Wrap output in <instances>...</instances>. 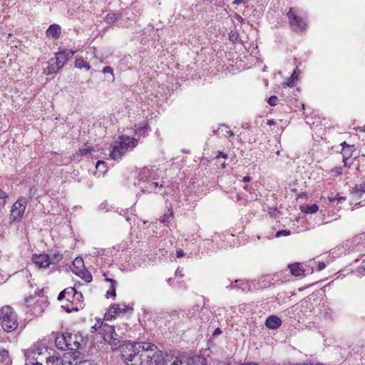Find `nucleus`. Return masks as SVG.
<instances>
[{
	"instance_id": "nucleus-1",
	"label": "nucleus",
	"mask_w": 365,
	"mask_h": 365,
	"mask_svg": "<svg viewBox=\"0 0 365 365\" xmlns=\"http://www.w3.org/2000/svg\"><path fill=\"white\" fill-rule=\"evenodd\" d=\"M26 365H76V360L71 353H66L61 357L55 351L47 348H36L26 353Z\"/></svg>"
},
{
	"instance_id": "nucleus-2",
	"label": "nucleus",
	"mask_w": 365,
	"mask_h": 365,
	"mask_svg": "<svg viewBox=\"0 0 365 365\" xmlns=\"http://www.w3.org/2000/svg\"><path fill=\"white\" fill-rule=\"evenodd\" d=\"M138 140L127 135H121L113 146L110 157L116 160L122 158L129 148L133 149L138 145Z\"/></svg>"
},
{
	"instance_id": "nucleus-3",
	"label": "nucleus",
	"mask_w": 365,
	"mask_h": 365,
	"mask_svg": "<svg viewBox=\"0 0 365 365\" xmlns=\"http://www.w3.org/2000/svg\"><path fill=\"white\" fill-rule=\"evenodd\" d=\"M0 322L6 332H11L18 327L16 314L10 306H5L0 310Z\"/></svg>"
},
{
	"instance_id": "nucleus-4",
	"label": "nucleus",
	"mask_w": 365,
	"mask_h": 365,
	"mask_svg": "<svg viewBox=\"0 0 365 365\" xmlns=\"http://www.w3.org/2000/svg\"><path fill=\"white\" fill-rule=\"evenodd\" d=\"M138 349H141L140 358L142 359V365L145 363L152 362L154 360L155 364L159 363V354H158V347L154 344L148 342H138Z\"/></svg>"
},
{
	"instance_id": "nucleus-5",
	"label": "nucleus",
	"mask_w": 365,
	"mask_h": 365,
	"mask_svg": "<svg viewBox=\"0 0 365 365\" xmlns=\"http://www.w3.org/2000/svg\"><path fill=\"white\" fill-rule=\"evenodd\" d=\"M138 343L126 344L122 346V358L127 365H142V359L140 358L141 349H138Z\"/></svg>"
},
{
	"instance_id": "nucleus-6",
	"label": "nucleus",
	"mask_w": 365,
	"mask_h": 365,
	"mask_svg": "<svg viewBox=\"0 0 365 365\" xmlns=\"http://www.w3.org/2000/svg\"><path fill=\"white\" fill-rule=\"evenodd\" d=\"M28 204V200L24 197H20L11 207L9 220L11 222H21Z\"/></svg>"
},
{
	"instance_id": "nucleus-7",
	"label": "nucleus",
	"mask_w": 365,
	"mask_h": 365,
	"mask_svg": "<svg viewBox=\"0 0 365 365\" xmlns=\"http://www.w3.org/2000/svg\"><path fill=\"white\" fill-rule=\"evenodd\" d=\"M288 19L289 20L290 26L292 29L295 31H302L305 30L307 23L304 19L297 16L294 11L293 9H290L287 14Z\"/></svg>"
},
{
	"instance_id": "nucleus-8",
	"label": "nucleus",
	"mask_w": 365,
	"mask_h": 365,
	"mask_svg": "<svg viewBox=\"0 0 365 365\" xmlns=\"http://www.w3.org/2000/svg\"><path fill=\"white\" fill-rule=\"evenodd\" d=\"M67 349L76 351L83 348L85 344L84 338L81 334L67 333Z\"/></svg>"
},
{
	"instance_id": "nucleus-9",
	"label": "nucleus",
	"mask_w": 365,
	"mask_h": 365,
	"mask_svg": "<svg viewBox=\"0 0 365 365\" xmlns=\"http://www.w3.org/2000/svg\"><path fill=\"white\" fill-rule=\"evenodd\" d=\"M128 309L125 304H113L110 306L108 311L106 313L107 320L115 318L120 314H124Z\"/></svg>"
},
{
	"instance_id": "nucleus-10",
	"label": "nucleus",
	"mask_w": 365,
	"mask_h": 365,
	"mask_svg": "<svg viewBox=\"0 0 365 365\" xmlns=\"http://www.w3.org/2000/svg\"><path fill=\"white\" fill-rule=\"evenodd\" d=\"M75 53V51L65 49L56 53V57L53 58L56 60V62H58L59 66L63 67L66 62L68 61L74 55Z\"/></svg>"
},
{
	"instance_id": "nucleus-11",
	"label": "nucleus",
	"mask_w": 365,
	"mask_h": 365,
	"mask_svg": "<svg viewBox=\"0 0 365 365\" xmlns=\"http://www.w3.org/2000/svg\"><path fill=\"white\" fill-rule=\"evenodd\" d=\"M98 328L100 329V334L102 335L104 341L106 343L110 341V336L112 334H115V327L101 322Z\"/></svg>"
},
{
	"instance_id": "nucleus-12",
	"label": "nucleus",
	"mask_w": 365,
	"mask_h": 365,
	"mask_svg": "<svg viewBox=\"0 0 365 365\" xmlns=\"http://www.w3.org/2000/svg\"><path fill=\"white\" fill-rule=\"evenodd\" d=\"M33 260L41 268H46L51 264L50 256L46 254L34 255Z\"/></svg>"
},
{
	"instance_id": "nucleus-13",
	"label": "nucleus",
	"mask_w": 365,
	"mask_h": 365,
	"mask_svg": "<svg viewBox=\"0 0 365 365\" xmlns=\"http://www.w3.org/2000/svg\"><path fill=\"white\" fill-rule=\"evenodd\" d=\"M282 324V320L275 315L268 317L265 321V326L271 329H276Z\"/></svg>"
},
{
	"instance_id": "nucleus-14",
	"label": "nucleus",
	"mask_w": 365,
	"mask_h": 365,
	"mask_svg": "<svg viewBox=\"0 0 365 365\" xmlns=\"http://www.w3.org/2000/svg\"><path fill=\"white\" fill-rule=\"evenodd\" d=\"M122 334L123 333L118 334L115 331V334H112L110 336V341H108V344L110 345L113 350H115L123 346L120 345L123 339L121 336Z\"/></svg>"
},
{
	"instance_id": "nucleus-15",
	"label": "nucleus",
	"mask_w": 365,
	"mask_h": 365,
	"mask_svg": "<svg viewBox=\"0 0 365 365\" xmlns=\"http://www.w3.org/2000/svg\"><path fill=\"white\" fill-rule=\"evenodd\" d=\"M61 34V29L60 26L57 24H52L49 26V28L46 31V35L48 37L53 38H59Z\"/></svg>"
},
{
	"instance_id": "nucleus-16",
	"label": "nucleus",
	"mask_w": 365,
	"mask_h": 365,
	"mask_svg": "<svg viewBox=\"0 0 365 365\" xmlns=\"http://www.w3.org/2000/svg\"><path fill=\"white\" fill-rule=\"evenodd\" d=\"M67 333H63L56 337L55 343L56 346L59 349L66 350L67 349V341H66Z\"/></svg>"
},
{
	"instance_id": "nucleus-17",
	"label": "nucleus",
	"mask_w": 365,
	"mask_h": 365,
	"mask_svg": "<svg viewBox=\"0 0 365 365\" xmlns=\"http://www.w3.org/2000/svg\"><path fill=\"white\" fill-rule=\"evenodd\" d=\"M66 298L68 301H71V298H76L79 299L82 298V294L76 290L73 287H68L65 289Z\"/></svg>"
},
{
	"instance_id": "nucleus-18",
	"label": "nucleus",
	"mask_w": 365,
	"mask_h": 365,
	"mask_svg": "<svg viewBox=\"0 0 365 365\" xmlns=\"http://www.w3.org/2000/svg\"><path fill=\"white\" fill-rule=\"evenodd\" d=\"M48 66L47 68V73L46 74H52L53 73L57 72L61 68H62L59 64H58V62H56V60L52 58L48 61Z\"/></svg>"
},
{
	"instance_id": "nucleus-19",
	"label": "nucleus",
	"mask_w": 365,
	"mask_h": 365,
	"mask_svg": "<svg viewBox=\"0 0 365 365\" xmlns=\"http://www.w3.org/2000/svg\"><path fill=\"white\" fill-rule=\"evenodd\" d=\"M354 145H346V147H344L342 148L341 154L343 156V162L344 163V165H346V161L352 156V153L354 150Z\"/></svg>"
},
{
	"instance_id": "nucleus-20",
	"label": "nucleus",
	"mask_w": 365,
	"mask_h": 365,
	"mask_svg": "<svg viewBox=\"0 0 365 365\" xmlns=\"http://www.w3.org/2000/svg\"><path fill=\"white\" fill-rule=\"evenodd\" d=\"M289 268L290 269L291 273L297 277L302 276L304 273V269L299 263L289 264Z\"/></svg>"
},
{
	"instance_id": "nucleus-21",
	"label": "nucleus",
	"mask_w": 365,
	"mask_h": 365,
	"mask_svg": "<svg viewBox=\"0 0 365 365\" xmlns=\"http://www.w3.org/2000/svg\"><path fill=\"white\" fill-rule=\"evenodd\" d=\"M75 66L80 69L85 68L89 70L91 68L89 63L82 57L76 58Z\"/></svg>"
},
{
	"instance_id": "nucleus-22",
	"label": "nucleus",
	"mask_w": 365,
	"mask_h": 365,
	"mask_svg": "<svg viewBox=\"0 0 365 365\" xmlns=\"http://www.w3.org/2000/svg\"><path fill=\"white\" fill-rule=\"evenodd\" d=\"M73 272L83 279L86 282H90L92 281V275L88 272L82 269L75 270L73 269Z\"/></svg>"
},
{
	"instance_id": "nucleus-23",
	"label": "nucleus",
	"mask_w": 365,
	"mask_h": 365,
	"mask_svg": "<svg viewBox=\"0 0 365 365\" xmlns=\"http://www.w3.org/2000/svg\"><path fill=\"white\" fill-rule=\"evenodd\" d=\"M106 282H109L110 283V287L108 290L107 291V294L110 295L113 297H115L116 292H115V288L117 285V282L113 279L110 278H106Z\"/></svg>"
},
{
	"instance_id": "nucleus-24",
	"label": "nucleus",
	"mask_w": 365,
	"mask_h": 365,
	"mask_svg": "<svg viewBox=\"0 0 365 365\" xmlns=\"http://www.w3.org/2000/svg\"><path fill=\"white\" fill-rule=\"evenodd\" d=\"M48 255L50 256L51 264H57L63 258V255L58 251H52Z\"/></svg>"
},
{
	"instance_id": "nucleus-25",
	"label": "nucleus",
	"mask_w": 365,
	"mask_h": 365,
	"mask_svg": "<svg viewBox=\"0 0 365 365\" xmlns=\"http://www.w3.org/2000/svg\"><path fill=\"white\" fill-rule=\"evenodd\" d=\"M353 193L357 195L359 197H361L365 193V182L355 185L353 187Z\"/></svg>"
},
{
	"instance_id": "nucleus-26",
	"label": "nucleus",
	"mask_w": 365,
	"mask_h": 365,
	"mask_svg": "<svg viewBox=\"0 0 365 365\" xmlns=\"http://www.w3.org/2000/svg\"><path fill=\"white\" fill-rule=\"evenodd\" d=\"M10 361L8 351L5 349H0V362H5L8 364Z\"/></svg>"
},
{
	"instance_id": "nucleus-27",
	"label": "nucleus",
	"mask_w": 365,
	"mask_h": 365,
	"mask_svg": "<svg viewBox=\"0 0 365 365\" xmlns=\"http://www.w3.org/2000/svg\"><path fill=\"white\" fill-rule=\"evenodd\" d=\"M118 16L115 13H108L106 17L105 20L107 23L110 24L115 22L118 19Z\"/></svg>"
},
{
	"instance_id": "nucleus-28",
	"label": "nucleus",
	"mask_w": 365,
	"mask_h": 365,
	"mask_svg": "<svg viewBox=\"0 0 365 365\" xmlns=\"http://www.w3.org/2000/svg\"><path fill=\"white\" fill-rule=\"evenodd\" d=\"M73 267L72 270H79L81 269V267L83 266V259L81 258H76L73 262Z\"/></svg>"
},
{
	"instance_id": "nucleus-29",
	"label": "nucleus",
	"mask_w": 365,
	"mask_h": 365,
	"mask_svg": "<svg viewBox=\"0 0 365 365\" xmlns=\"http://www.w3.org/2000/svg\"><path fill=\"white\" fill-rule=\"evenodd\" d=\"M8 195L2 190H0V206H4L6 202Z\"/></svg>"
},
{
	"instance_id": "nucleus-30",
	"label": "nucleus",
	"mask_w": 365,
	"mask_h": 365,
	"mask_svg": "<svg viewBox=\"0 0 365 365\" xmlns=\"http://www.w3.org/2000/svg\"><path fill=\"white\" fill-rule=\"evenodd\" d=\"M163 184H159L157 182H148V189H150V190H153L154 189H156L157 187H163Z\"/></svg>"
},
{
	"instance_id": "nucleus-31",
	"label": "nucleus",
	"mask_w": 365,
	"mask_h": 365,
	"mask_svg": "<svg viewBox=\"0 0 365 365\" xmlns=\"http://www.w3.org/2000/svg\"><path fill=\"white\" fill-rule=\"evenodd\" d=\"M318 209V205L316 204H313L307 207L306 212L313 214L317 212Z\"/></svg>"
},
{
	"instance_id": "nucleus-32",
	"label": "nucleus",
	"mask_w": 365,
	"mask_h": 365,
	"mask_svg": "<svg viewBox=\"0 0 365 365\" xmlns=\"http://www.w3.org/2000/svg\"><path fill=\"white\" fill-rule=\"evenodd\" d=\"M297 79V74L296 71H294L290 77V81L287 83V86L289 87L293 86L294 84V82Z\"/></svg>"
},
{
	"instance_id": "nucleus-33",
	"label": "nucleus",
	"mask_w": 365,
	"mask_h": 365,
	"mask_svg": "<svg viewBox=\"0 0 365 365\" xmlns=\"http://www.w3.org/2000/svg\"><path fill=\"white\" fill-rule=\"evenodd\" d=\"M277 103H278V98L276 96H272L268 99V103L271 106H275L276 105H277Z\"/></svg>"
},
{
	"instance_id": "nucleus-34",
	"label": "nucleus",
	"mask_w": 365,
	"mask_h": 365,
	"mask_svg": "<svg viewBox=\"0 0 365 365\" xmlns=\"http://www.w3.org/2000/svg\"><path fill=\"white\" fill-rule=\"evenodd\" d=\"M235 283L238 284L237 288H240L242 290H245V289L247 287V284L245 282V281H243L242 279L235 280Z\"/></svg>"
},
{
	"instance_id": "nucleus-35",
	"label": "nucleus",
	"mask_w": 365,
	"mask_h": 365,
	"mask_svg": "<svg viewBox=\"0 0 365 365\" xmlns=\"http://www.w3.org/2000/svg\"><path fill=\"white\" fill-rule=\"evenodd\" d=\"M193 363H197V365H207V360L202 357H197L193 361Z\"/></svg>"
},
{
	"instance_id": "nucleus-36",
	"label": "nucleus",
	"mask_w": 365,
	"mask_h": 365,
	"mask_svg": "<svg viewBox=\"0 0 365 365\" xmlns=\"http://www.w3.org/2000/svg\"><path fill=\"white\" fill-rule=\"evenodd\" d=\"M91 150V147H85L83 148H80L78 152H79L80 155H85L88 154V153H90Z\"/></svg>"
},
{
	"instance_id": "nucleus-37",
	"label": "nucleus",
	"mask_w": 365,
	"mask_h": 365,
	"mask_svg": "<svg viewBox=\"0 0 365 365\" xmlns=\"http://www.w3.org/2000/svg\"><path fill=\"white\" fill-rule=\"evenodd\" d=\"M290 235V231L289 230H280L279 232H277L276 234V237H281V236H288Z\"/></svg>"
},
{
	"instance_id": "nucleus-38",
	"label": "nucleus",
	"mask_w": 365,
	"mask_h": 365,
	"mask_svg": "<svg viewBox=\"0 0 365 365\" xmlns=\"http://www.w3.org/2000/svg\"><path fill=\"white\" fill-rule=\"evenodd\" d=\"M173 364L174 365H188L187 363H184L181 359H180L177 357L173 359Z\"/></svg>"
},
{
	"instance_id": "nucleus-39",
	"label": "nucleus",
	"mask_w": 365,
	"mask_h": 365,
	"mask_svg": "<svg viewBox=\"0 0 365 365\" xmlns=\"http://www.w3.org/2000/svg\"><path fill=\"white\" fill-rule=\"evenodd\" d=\"M156 365H174L173 361H170L169 360H163V361H160L157 363Z\"/></svg>"
},
{
	"instance_id": "nucleus-40",
	"label": "nucleus",
	"mask_w": 365,
	"mask_h": 365,
	"mask_svg": "<svg viewBox=\"0 0 365 365\" xmlns=\"http://www.w3.org/2000/svg\"><path fill=\"white\" fill-rule=\"evenodd\" d=\"M64 298H66V291L63 289L62 292H61L58 296V300L61 301Z\"/></svg>"
},
{
	"instance_id": "nucleus-41",
	"label": "nucleus",
	"mask_w": 365,
	"mask_h": 365,
	"mask_svg": "<svg viewBox=\"0 0 365 365\" xmlns=\"http://www.w3.org/2000/svg\"><path fill=\"white\" fill-rule=\"evenodd\" d=\"M103 72L104 73H110L113 74V69L110 66H106L103 68Z\"/></svg>"
},
{
	"instance_id": "nucleus-42",
	"label": "nucleus",
	"mask_w": 365,
	"mask_h": 365,
	"mask_svg": "<svg viewBox=\"0 0 365 365\" xmlns=\"http://www.w3.org/2000/svg\"><path fill=\"white\" fill-rule=\"evenodd\" d=\"M326 267V264L324 262H319V264H318V268H317V270L318 271H322L323 270L324 268Z\"/></svg>"
},
{
	"instance_id": "nucleus-43",
	"label": "nucleus",
	"mask_w": 365,
	"mask_h": 365,
	"mask_svg": "<svg viewBox=\"0 0 365 365\" xmlns=\"http://www.w3.org/2000/svg\"><path fill=\"white\" fill-rule=\"evenodd\" d=\"M177 257H182L185 255V253L182 250H178L176 252Z\"/></svg>"
},
{
	"instance_id": "nucleus-44",
	"label": "nucleus",
	"mask_w": 365,
	"mask_h": 365,
	"mask_svg": "<svg viewBox=\"0 0 365 365\" xmlns=\"http://www.w3.org/2000/svg\"><path fill=\"white\" fill-rule=\"evenodd\" d=\"M99 325H101V324H100L99 322H98V323H97V324H96L94 326H93V327H91V331H92V332H94V331H97V330H98V329L100 330V329L98 328Z\"/></svg>"
},
{
	"instance_id": "nucleus-45",
	"label": "nucleus",
	"mask_w": 365,
	"mask_h": 365,
	"mask_svg": "<svg viewBox=\"0 0 365 365\" xmlns=\"http://www.w3.org/2000/svg\"><path fill=\"white\" fill-rule=\"evenodd\" d=\"M248 0H235L233 1V4H245L246 2H247Z\"/></svg>"
},
{
	"instance_id": "nucleus-46",
	"label": "nucleus",
	"mask_w": 365,
	"mask_h": 365,
	"mask_svg": "<svg viewBox=\"0 0 365 365\" xmlns=\"http://www.w3.org/2000/svg\"><path fill=\"white\" fill-rule=\"evenodd\" d=\"M284 365H309V364H306V363L294 364V363H291V362H285V363H284Z\"/></svg>"
},
{
	"instance_id": "nucleus-47",
	"label": "nucleus",
	"mask_w": 365,
	"mask_h": 365,
	"mask_svg": "<svg viewBox=\"0 0 365 365\" xmlns=\"http://www.w3.org/2000/svg\"><path fill=\"white\" fill-rule=\"evenodd\" d=\"M237 287H238V284H236L235 282L234 283H232L230 285L227 286V288L235 289V288H237Z\"/></svg>"
},
{
	"instance_id": "nucleus-48",
	"label": "nucleus",
	"mask_w": 365,
	"mask_h": 365,
	"mask_svg": "<svg viewBox=\"0 0 365 365\" xmlns=\"http://www.w3.org/2000/svg\"><path fill=\"white\" fill-rule=\"evenodd\" d=\"M105 163L102 160H98L96 163V168H98L101 165H104Z\"/></svg>"
},
{
	"instance_id": "nucleus-49",
	"label": "nucleus",
	"mask_w": 365,
	"mask_h": 365,
	"mask_svg": "<svg viewBox=\"0 0 365 365\" xmlns=\"http://www.w3.org/2000/svg\"><path fill=\"white\" fill-rule=\"evenodd\" d=\"M242 181L245 182H248L250 181V176H245L243 178Z\"/></svg>"
},
{
	"instance_id": "nucleus-50",
	"label": "nucleus",
	"mask_w": 365,
	"mask_h": 365,
	"mask_svg": "<svg viewBox=\"0 0 365 365\" xmlns=\"http://www.w3.org/2000/svg\"><path fill=\"white\" fill-rule=\"evenodd\" d=\"M220 156H222V158H227V154H224L222 152H220L219 155L217 156V158H219Z\"/></svg>"
},
{
	"instance_id": "nucleus-51",
	"label": "nucleus",
	"mask_w": 365,
	"mask_h": 365,
	"mask_svg": "<svg viewBox=\"0 0 365 365\" xmlns=\"http://www.w3.org/2000/svg\"><path fill=\"white\" fill-rule=\"evenodd\" d=\"M267 124L269 125H274V122L273 120H269L267 121Z\"/></svg>"
},
{
	"instance_id": "nucleus-52",
	"label": "nucleus",
	"mask_w": 365,
	"mask_h": 365,
	"mask_svg": "<svg viewBox=\"0 0 365 365\" xmlns=\"http://www.w3.org/2000/svg\"><path fill=\"white\" fill-rule=\"evenodd\" d=\"M227 133L229 134L230 136H234L235 135V133L232 131H231V130L228 131Z\"/></svg>"
},
{
	"instance_id": "nucleus-53",
	"label": "nucleus",
	"mask_w": 365,
	"mask_h": 365,
	"mask_svg": "<svg viewBox=\"0 0 365 365\" xmlns=\"http://www.w3.org/2000/svg\"><path fill=\"white\" fill-rule=\"evenodd\" d=\"M31 298H32L31 296H30L29 298H26V303H27V304L29 303L30 302V299H31Z\"/></svg>"
},
{
	"instance_id": "nucleus-54",
	"label": "nucleus",
	"mask_w": 365,
	"mask_h": 365,
	"mask_svg": "<svg viewBox=\"0 0 365 365\" xmlns=\"http://www.w3.org/2000/svg\"><path fill=\"white\" fill-rule=\"evenodd\" d=\"M244 189H245V190H247V191H250V187H249V186H248V185L245 186V187H244Z\"/></svg>"
},
{
	"instance_id": "nucleus-55",
	"label": "nucleus",
	"mask_w": 365,
	"mask_h": 365,
	"mask_svg": "<svg viewBox=\"0 0 365 365\" xmlns=\"http://www.w3.org/2000/svg\"><path fill=\"white\" fill-rule=\"evenodd\" d=\"M341 145L344 147H346V145H349L348 144H346V142H344L343 143H341Z\"/></svg>"
},
{
	"instance_id": "nucleus-56",
	"label": "nucleus",
	"mask_w": 365,
	"mask_h": 365,
	"mask_svg": "<svg viewBox=\"0 0 365 365\" xmlns=\"http://www.w3.org/2000/svg\"><path fill=\"white\" fill-rule=\"evenodd\" d=\"M218 332H220V329H215V332H214V334H217V333H218Z\"/></svg>"
},
{
	"instance_id": "nucleus-57",
	"label": "nucleus",
	"mask_w": 365,
	"mask_h": 365,
	"mask_svg": "<svg viewBox=\"0 0 365 365\" xmlns=\"http://www.w3.org/2000/svg\"><path fill=\"white\" fill-rule=\"evenodd\" d=\"M179 272H180V271H179V269H178L176 270V274H178Z\"/></svg>"
}]
</instances>
